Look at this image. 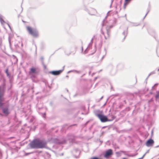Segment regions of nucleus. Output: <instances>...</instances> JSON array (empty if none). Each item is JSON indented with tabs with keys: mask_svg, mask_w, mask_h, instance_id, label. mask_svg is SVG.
<instances>
[{
	"mask_svg": "<svg viewBox=\"0 0 159 159\" xmlns=\"http://www.w3.org/2000/svg\"><path fill=\"white\" fill-rule=\"evenodd\" d=\"M74 72V70H70V71H69L67 73H69L70 72Z\"/></svg>",
	"mask_w": 159,
	"mask_h": 159,
	"instance_id": "393cba45",
	"label": "nucleus"
},
{
	"mask_svg": "<svg viewBox=\"0 0 159 159\" xmlns=\"http://www.w3.org/2000/svg\"><path fill=\"white\" fill-rule=\"evenodd\" d=\"M104 56H103L102 57V59H103V58H104Z\"/></svg>",
	"mask_w": 159,
	"mask_h": 159,
	"instance_id": "4c0bfd02",
	"label": "nucleus"
},
{
	"mask_svg": "<svg viewBox=\"0 0 159 159\" xmlns=\"http://www.w3.org/2000/svg\"><path fill=\"white\" fill-rule=\"evenodd\" d=\"M128 27H127L126 30L125 31H124V32L122 33V34L124 36V37L123 39L124 40H125L127 35L128 34Z\"/></svg>",
	"mask_w": 159,
	"mask_h": 159,
	"instance_id": "9b49d317",
	"label": "nucleus"
},
{
	"mask_svg": "<svg viewBox=\"0 0 159 159\" xmlns=\"http://www.w3.org/2000/svg\"><path fill=\"white\" fill-rule=\"evenodd\" d=\"M36 70H30L29 72V74L31 75H32L35 72Z\"/></svg>",
	"mask_w": 159,
	"mask_h": 159,
	"instance_id": "f3484780",
	"label": "nucleus"
},
{
	"mask_svg": "<svg viewBox=\"0 0 159 159\" xmlns=\"http://www.w3.org/2000/svg\"><path fill=\"white\" fill-rule=\"evenodd\" d=\"M106 31H107V37L108 38H109L110 36V31H109V30H106Z\"/></svg>",
	"mask_w": 159,
	"mask_h": 159,
	"instance_id": "a211bd4d",
	"label": "nucleus"
},
{
	"mask_svg": "<svg viewBox=\"0 0 159 159\" xmlns=\"http://www.w3.org/2000/svg\"><path fill=\"white\" fill-rule=\"evenodd\" d=\"M46 142L39 139L34 140L30 143V146L32 148H46Z\"/></svg>",
	"mask_w": 159,
	"mask_h": 159,
	"instance_id": "f257e3e1",
	"label": "nucleus"
},
{
	"mask_svg": "<svg viewBox=\"0 0 159 159\" xmlns=\"http://www.w3.org/2000/svg\"><path fill=\"white\" fill-rule=\"evenodd\" d=\"M8 26L9 27V28H10V29H11V27H10V25L9 24H8Z\"/></svg>",
	"mask_w": 159,
	"mask_h": 159,
	"instance_id": "72a5a7b5",
	"label": "nucleus"
},
{
	"mask_svg": "<svg viewBox=\"0 0 159 159\" xmlns=\"http://www.w3.org/2000/svg\"><path fill=\"white\" fill-rule=\"evenodd\" d=\"M6 73H7V75L8 76L9 74L8 73V70H6Z\"/></svg>",
	"mask_w": 159,
	"mask_h": 159,
	"instance_id": "cd10ccee",
	"label": "nucleus"
},
{
	"mask_svg": "<svg viewBox=\"0 0 159 159\" xmlns=\"http://www.w3.org/2000/svg\"><path fill=\"white\" fill-rule=\"evenodd\" d=\"M110 12V11H108V13H107V14H108V13L109 12Z\"/></svg>",
	"mask_w": 159,
	"mask_h": 159,
	"instance_id": "58836bf2",
	"label": "nucleus"
},
{
	"mask_svg": "<svg viewBox=\"0 0 159 159\" xmlns=\"http://www.w3.org/2000/svg\"><path fill=\"white\" fill-rule=\"evenodd\" d=\"M3 16L2 15L0 14V21L1 23H5V21L3 20Z\"/></svg>",
	"mask_w": 159,
	"mask_h": 159,
	"instance_id": "dca6fc26",
	"label": "nucleus"
},
{
	"mask_svg": "<svg viewBox=\"0 0 159 159\" xmlns=\"http://www.w3.org/2000/svg\"><path fill=\"white\" fill-rule=\"evenodd\" d=\"M40 60L41 61L42 65L43 66V68L44 70H46L47 69V66L44 64L43 56H42L40 58Z\"/></svg>",
	"mask_w": 159,
	"mask_h": 159,
	"instance_id": "0eeeda50",
	"label": "nucleus"
},
{
	"mask_svg": "<svg viewBox=\"0 0 159 159\" xmlns=\"http://www.w3.org/2000/svg\"><path fill=\"white\" fill-rule=\"evenodd\" d=\"M107 17V16H106L105 17V19H104V20H103V21H102V26H103V25H104V22H105V20L106 19Z\"/></svg>",
	"mask_w": 159,
	"mask_h": 159,
	"instance_id": "412c9836",
	"label": "nucleus"
},
{
	"mask_svg": "<svg viewBox=\"0 0 159 159\" xmlns=\"http://www.w3.org/2000/svg\"><path fill=\"white\" fill-rule=\"evenodd\" d=\"M149 11H150L149 10L147 9V13H146L145 15L144 16L143 20H144L145 19V18L146 16H147V15L148 14V12H149Z\"/></svg>",
	"mask_w": 159,
	"mask_h": 159,
	"instance_id": "6ab92c4d",
	"label": "nucleus"
},
{
	"mask_svg": "<svg viewBox=\"0 0 159 159\" xmlns=\"http://www.w3.org/2000/svg\"><path fill=\"white\" fill-rule=\"evenodd\" d=\"M132 0H125V2L124 5V8L125 9L126 6L127 5L128 3Z\"/></svg>",
	"mask_w": 159,
	"mask_h": 159,
	"instance_id": "ddd939ff",
	"label": "nucleus"
},
{
	"mask_svg": "<svg viewBox=\"0 0 159 159\" xmlns=\"http://www.w3.org/2000/svg\"><path fill=\"white\" fill-rule=\"evenodd\" d=\"M62 70H58L52 71L49 72V73L54 75H57L60 74L62 72Z\"/></svg>",
	"mask_w": 159,
	"mask_h": 159,
	"instance_id": "423d86ee",
	"label": "nucleus"
},
{
	"mask_svg": "<svg viewBox=\"0 0 159 159\" xmlns=\"http://www.w3.org/2000/svg\"><path fill=\"white\" fill-rule=\"evenodd\" d=\"M90 159H98V158L97 157H93L91 158Z\"/></svg>",
	"mask_w": 159,
	"mask_h": 159,
	"instance_id": "bb28decb",
	"label": "nucleus"
},
{
	"mask_svg": "<svg viewBox=\"0 0 159 159\" xmlns=\"http://www.w3.org/2000/svg\"><path fill=\"white\" fill-rule=\"evenodd\" d=\"M87 11L90 15H95L97 13L96 10L93 8H91L89 9H87Z\"/></svg>",
	"mask_w": 159,
	"mask_h": 159,
	"instance_id": "20e7f679",
	"label": "nucleus"
},
{
	"mask_svg": "<svg viewBox=\"0 0 159 159\" xmlns=\"http://www.w3.org/2000/svg\"><path fill=\"white\" fill-rule=\"evenodd\" d=\"M114 0H111V3L112 4L114 1Z\"/></svg>",
	"mask_w": 159,
	"mask_h": 159,
	"instance_id": "c756f323",
	"label": "nucleus"
},
{
	"mask_svg": "<svg viewBox=\"0 0 159 159\" xmlns=\"http://www.w3.org/2000/svg\"><path fill=\"white\" fill-rule=\"evenodd\" d=\"M30 70H36L35 68L34 67H32L30 69Z\"/></svg>",
	"mask_w": 159,
	"mask_h": 159,
	"instance_id": "c85d7f7f",
	"label": "nucleus"
},
{
	"mask_svg": "<svg viewBox=\"0 0 159 159\" xmlns=\"http://www.w3.org/2000/svg\"><path fill=\"white\" fill-rule=\"evenodd\" d=\"M65 66H63L62 67V69L61 70H64V69Z\"/></svg>",
	"mask_w": 159,
	"mask_h": 159,
	"instance_id": "7c9ffc66",
	"label": "nucleus"
},
{
	"mask_svg": "<svg viewBox=\"0 0 159 159\" xmlns=\"http://www.w3.org/2000/svg\"><path fill=\"white\" fill-rule=\"evenodd\" d=\"M112 4L111 3V5H110V7H111V6H112Z\"/></svg>",
	"mask_w": 159,
	"mask_h": 159,
	"instance_id": "c9c22d12",
	"label": "nucleus"
},
{
	"mask_svg": "<svg viewBox=\"0 0 159 159\" xmlns=\"http://www.w3.org/2000/svg\"><path fill=\"white\" fill-rule=\"evenodd\" d=\"M96 116L102 122H105L108 121H112L115 118L113 116L111 115V118L110 119H108L106 116L100 113L96 114Z\"/></svg>",
	"mask_w": 159,
	"mask_h": 159,
	"instance_id": "7ed1b4c3",
	"label": "nucleus"
},
{
	"mask_svg": "<svg viewBox=\"0 0 159 159\" xmlns=\"http://www.w3.org/2000/svg\"><path fill=\"white\" fill-rule=\"evenodd\" d=\"M8 41H9L10 45L11 46V39H10V37H9V38H8Z\"/></svg>",
	"mask_w": 159,
	"mask_h": 159,
	"instance_id": "4be33fe9",
	"label": "nucleus"
},
{
	"mask_svg": "<svg viewBox=\"0 0 159 159\" xmlns=\"http://www.w3.org/2000/svg\"><path fill=\"white\" fill-rule=\"evenodd\" d=\"M81 50H82V51H83V47H82V49H81Z\"/></svg>",
	"mask_w": 159,
	"mask_h": 159,
	"instance_id": "e433bc0d",
	"label": "nucleus"
},
{
	"mask_svg": "<svg viewBox=\"0 0 159 159\" xmlns=\"http://www.w3.org/2000/svg\"><path fill=\"white\" fill-rule=\"evenodd\" d=\"M65 142H60V143H63Z\"/></svg>",
	"mask_w": 159,
	"mask_h": 159,
	"instance_id": "f704fd0d",
	"label": "nucleus"
},
{
	"mask_svg": "<svg viewBox=\"0 0 159 159\" xmlns=\"http://www.w3.org/2000/svg\"><path fill=\"white\" fill-rule=\"evenodd\" d=\"M94 36H93V37L91 39V42H90V43H93V39H94Z\"/></svg>",
	"mask_w": 159,
	"mask_h": 159,
	"instance_id": "b1692460",
	"label": "nucleus"
},
{
	"mask_svg": "<svg viewBox=\"0 0 159 159\" xmlns=\"http://www.w3.org/2000/svg\"><path fill=\"white\" fill-rule=\"evenodd\" d=\"M64 51L65 53L67 55H69L70 54V52L68 53L67 51L68 50V48L66 47H65L62 48Z\"/></svg>",
	"mask_w": 159,
	"mask_h": 159,
	"instance_id": "9d476101",
	"label": "nucleus"
},
{
	"mask_svg": "<svg viewBox=\"0 0 159 159\" xmlns=\"http://www.w3.org/2000/svg\"><path fill=\"white\" fill-rule=\"evenodd\" d=\"M152 73H151L149 75H151Z\"/></svg>",
	"mask_w": 159,
	"mask_h": 159,
	"instance_id": "ea45409f",
	"label": "nucleus"
},
{
	"mask_svg": "<svg viewBox=\"0 0 159 159\" xmlns=\"http://www.w3.org/2000/svg\"><path fill=\"white\" fill-rule=\"evenodd\" d=\"M2 111L3 113L6 115H7L9 113L8 110L7 108H3L2 109Z\"/></svg>",
	"mask_w": 159,
	"mask_h": 159,
	"instance_id": "f8f14e48",
	"label": "nucleus"
},
{
	"mask_svg": "<svg viewBox=\"0 0 159 159\" xmlns=\"http://www.w3.org/2000/svg\"><path fill=\"white\" fill-rule=\"evenodd\" d=\"M92 44L93 43H89L87 48L86 49V50L84 52V54H86L87 53L86 50H87V49L90 48L92 47Z\"/></svg>",
	"mask_w": 159,
	"mask_h": 159,
	"instance_id": "4468645a",
	"label": "nucleus"
},
{
	"mask_svg": "<svg viewBox=\"0 0 159 159\" xmlns=\"http://www.w3.org/2000/svg\"><path fill=\"white\" fill-rule=\"evenodd\" d=\"M112 154V151L111 149H109L106 152L104 155V157H107Z\"/></svg>",
	"mask_w": 159,
	"mask_h": 159,
	"instance_id": "6e6552de",
	"label": "nucleus"
},
{
	"mask_svg": "<svg viewBox=\"0 0 159 159\" xmlns=\"http://www.w3.org/2000/svg\"><path fill=\"white\" fill-rule=\"evenodd\" d=\"M154 143V141L152 139H150L147 141L146 145L147 146L149 147L152 145Z\"/></svg>",
	"mask_w": 159,
	"mask_h": 159,
	"instance_id": "39448f33",
	"label": "nucleus"
},
{
	"mask_svg": "<svg viewBox=\"0 0 159 159\" xmlns=\"http://www.w3.org/2000/svg\"><path fill=\"white\" fill-rule=\"evenodd\" d=\"M121 2H122V1H121V0L120 1V2L121 3Z\"/></svg>",
	"mask_w": 159,
	"mask_h": 159,
	"instance_id": "a19ab883",
	"label": "nucleus"
},
{
	"mask_svg": "<svg viewBox=\"0 0 159 159\" xmlns=\"http://www.w3.org/2000/svg\"><path fill=\"white\" fill-rule=\"evenodd\" d=\"M156 98H159V93H158L156 95Z\"/></svg>",
	"mask_w": 159,
	"mask_h": 159,
	"instance_id": "5701e85b",
	"label": "nucleus"
},
{
	"mask_svg": "<svg viewBox=\"0 0 159 159\" xmlns=\"http://www.w3.org/2000/svg\"><path fill=\"white\" fill-rule=\"evenodd\" d=\"M107 17V16H106L105 17V19H104V20H103V21H102V26H103V25H104V22H105V20L106 19Z\"/></svg>",
	"mask_w": 159,
	"mask_h": 159,
	"instance_id": "aec40b11",
	"label": "nucleus"
},
{
	"mask_svg": "<svg viewBox=\"0 0 159 159\" xmlns=\"http://www.w3.org/2000/svg\"><path fill=\"white\" fill-rule=\"evenodd\" d=\"M113 26L112 25H108L106 28V30H109V31H110V29L112 28Z\"/></svg>",
	"mask_w": 159,
	"mask_h": 159,
	"instance_id": "2eb2a0df",
	"label": "nucleus"
},
{
	"mask_svg": "<svg viewBox=\"0 0 159 159\" xmlns=\"http://www.w3.org/2000/svg\"><path fill=\"white\" fill-rule=\"evenodd\" d=\"M128 22L130 24V26L131 27L137 26H138L140 25V23H137L133 22H130L129 21H128Z\"/></svg>",
	"mask_w": 159,
	"mask_h": 159,
	"instance_id": "1a4fd4ad",
	"label": "nucleus"
},
{
	"mask_svg": "<svg viewBox=\"0 0 159 159\" xmlns=\"http://www.w3.org/2000/svg\"><path fill=\"white\" fill-rule=\"evenodd\" d=\"M104 38H105V39H107V37L106 36H104Z\"/></svg>",
	"mask_w": 159,
	"mask_h": 159,
	"instance_id": "473e14b6",
	"label": "nucleus"
},
{
	"mask_svg": "<svg viewBox=\"0 0 159 159\" xmlns=\"http://www.w3.org/2000/svg\"><path fill=\"white\" fill-rule=\"evenodd\" d=\"M158 70H159V68L158 69Z\"/></svg>",
	"mask_w": 159,
	"mask_h": 159,
	"instance_id": "49530a36",
	"label": "nucleus"
},
{
	"mask_svg": "<svg viewBox=\"0 0 159 159\" xmlns=\"http://www.w3.org/2000/svg\"><path fill=\"white\" fill-rule=\"evenodd\" d=\"M103 98V97H102L101 98V99H102Z\"/></svg>",
	"mask_w": 159,
	"mask_h": 159,
	"instance_id": "a18cd8bd",
	"label": "nucleus"
},
{
	"mask_svg": "<svg viewBox=\"0 0 159 159\" xmlns=\"http://www.w3.org/2000/svg\"><path fill=\"white\" fill-rule=\"evenodd\" d=\"M86 68H87V69H89V68H88V67H86Z\"/></svg>",
	"mask_w": 159,
	"mask_h": 159,
	"instance_id": "37998d69",
	"label": "nucleus"
},
{
	"mask_svg": "<svg viewBox=\"0 0 159 159\" xmlns=\"http://www.w3.org/2000/svg\"><path fill=\"white\" fill-rule=\"evenodd\" d=\"M26 30L30 34L34 37L37 38L39 36V34L38 30L35 28L28 26L26 27Z\"/></svg>",
	"mask_w": 159,
	"mask_h": 159,
	"instance_id": "f03ea898",
	"label": "nucleus"
},
{
	"mask_svg": "<svg viewBox=\"0 0 159 159\" xmlns=\"http://www.w3.org/2000/svg\"><path fill=\"white\" fill-rule=\"evenodd\" d=\"M75 71L76 72H78L77 71Z\"/></svg>",
	"mask_w": 159,
	"mask_h": 159,
	"instance_id": "c03bdc74",
	"label": "nucleus"
},
{
	"mask_svg": "<svg viewBox=\"0 0 159 159\" xmlns=\"http://www.w3.org/2000/svg\"><path fill=\"white\" fill-rule=\"evenodd\" d=\"M157 84H155L153 86V87H152V88H153L154 87V86H156V85H157Z\"/></svg>",
	"mask_w": 159,
	"mask_h": 159,
	"instance_id": "2f4dec72",
	"label": "nucleus"
},
{
	"mask_svg": "<svg viewBox=\"0 0 159 159\" xmlns=\"http://www.w3.org/2000/svg\"><path fill=\"white\" fill-rule=\"evenodd\" d=\"M33 153V152H30V153H26L25 154V156H27L28 154H31V153Z\"/></svg>",
	"mask_w": 159,
	"mask_h": 159,
	"instance_id": "a878e982",
	"label": "nucleus"
},
{
	"mask_svg": "<svg viewBox=\"0 0 159 159\" xmlns=\"http://www.w3.org/2000/svg\"><path fill=\"white\" fill-rule=\"evenodd\" d=\"M35 47L36 48V46L35 45Z\"/></svg>",
	"mask_w": 159,
	"mask_h": 159,
	"instance_id": "79ce46f5",
	"label": "nucleus"
}]
</instances>
